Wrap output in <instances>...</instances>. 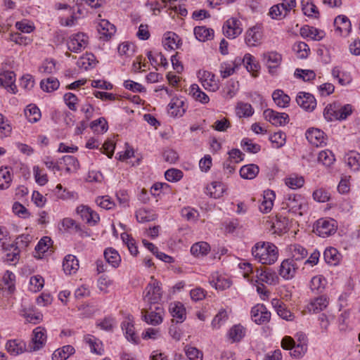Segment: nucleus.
I'll list each match as a JSON object with an SVG mask.
<instances>
[{
    "label": "nucleus",
    "mask_w": 360,
    "mask_h": 360,
    "mask_svg": "<svg viewBox=\"0 0 360 360\" xmlns=\"http://www.w3.org/2000/svg\"><path fill=\"white\" fill-rule=\"evenodd\" d=\"M243 32L240 22L236 18L227 20L223 26L224 34L229 39H235Z\"/></svg>",
    "instance_id": "obj_7"
},
{
    "label": "nucleus",
    "mask_w": 360,
    "mask_h": 360,
    "mask_svg": "<svg viewBox=\"0 0 360 360\" xmlns=\"http://www.w3.org/2000/svg\"><path fill=\"white\" fill-rule=\"evenodd\" d=\"M30 290L37 292L42 289L44 285V280L39 275L34 276L30 280Z\"/></svg>",
    "instance_id": "obj_51"
},
{
    "label": "nucleus",
    "mask_w": 360,
    "mask_h": 360,
    "mask_svg": "<svg viewBox=\"0 0 360 360\" xmlns=\"http://www.w3.org/2000/svg\"><path fill=\"white\" fill-rule=\"evenodd\" d=\"M326 279L322 276H315L310 281V288L312 291L322 292L325 288Z\"/></svg>",
    "instance_id": "obj_47"
},
{
    "label": "nucleus",
    "mask_w": 360,
    "mask_h": 360,
    "mask_svg": "<svg viewBox=\"0 0 360 360\" xmlns=\"http://www.w3.org/2000/svg\"><path fill=\"white\" fill-rule=\"evenodd\" d=\"M189 94L195 101L202 103H207L210 101L208 96L200 90L198 84H194L191 86Z\"/></svg>",
    "instance_id": "obj_37"
},
{
    "label": "nucleus",
    "mask_w": 360,
    "mask_h": 360,
    "mask_svg": "<svg viewBox=\"0 0 360 360\" xmlns=\"http://www.w3.org/2000/svg\"><path fill=\"white\" fill-rule=\"evenodd\" d=\"M299 266L293 259H284L279 269V275L285 280L292 279L295 277Z\"/></svg>",
    "instance_id": "obj_9"
},
{
    "label": "nucleus",
    "mask_w": 360,
    "mask_h": 360,
    "mask_svg": "<svg viewBox=\"0 0 360 360\" xmlns=\"http://www.w3.org/2000/svg\"><path fill=\"white\" fill-rule=\"evenodd\" d=\"M91 128L98 133L105 132L108 129L107 122L103 117H101L91 123Z\"/></svg>",
    "instance_id": "obj_55"
},
{
    "label": "nucleus",
    "mask_w": 360,
    "mask_h": 360,
    "mask_svg": "<svg viewBox=\"0 0 360 360\" xmlns=\"http://www.w3.org/2000/svg\"><path fill=\"white\" fill-rule=\"evenodd\" d=\"M5 252V261L16 264L20 258V250L18 247H15L13 244H8L6 247L1 248Z\"/></svg>",
    "instance_id": "obj_22"
},
{
    "label": "nucleus",
    "mask_w": 360,
    "mask_h": 360,
    "mask_svg": "<svg viewBox=\"0 0 360 360\" xmlns=\"http://www.w3.org/2000/svg\"><path fill=\"white\" fill-rule=\"evenodd\" d=\"M328 304V297L325 295H321L311 300L307 304V309L309 312L318 313L326 309Z\"/></svg>",
    "instance_id": "obj_17"
},
{
    "label": "nucleus",
    "mask_w": 360,
    "mask_h": 360,
    "mask_svg": "<svg viewBox=\"0 0 360 360\" xmlns=\"http://www.w3.org/2000/svg\"><path fill=\"white\" fill-rule=\"evenodd\" d=\"M285 134L282 131L275 132L270 136V141L276 144V148H280L284 145L285 142Z\"/></svg>",
    "instance_id": "obj_60"
},
{
    "label": "nucleus",
    "mask_w": 360,
    "mask_h": 360,
    "mask_svg": "<svg viewBox=\"0 0 360 360\" xmlns=\"http://www.w3.org/2000/svg\"><path fill=\"white\" fill-rule=\"evenodd\" d=\"M302 11L304 15L312 16L314 14L319 13L317 7L311 1V0L302 1Z\"/></svg>",
    "instance_id": "obj_54"
},
{
    "label": "nucleus",
    "mask_w": 360,
    "mask_h": 360,
    "mask_svg": "<svg viewBox=\"0 0 360 360\" xmlns=\"http://www.w3.org/2000/svg\"><path fill=\"white\" fill-rule=\"evenodd\" d=\"M262 34L259 27L254 26L250 28L245 34V43L248 46H255L260 43Z\"/></svg>",
    "instance_id": "obj_16"
},
{
    "label": "nucleus",
    "mask_w": 360,
    "mask_h": 360,
    "mask_svg": "<svg viewBox=\"0 0 360 360\" xmlns=\"http://www.w3.org/2000/svg\"><path fill=\"white\" fill-rule=\"evenodd\" d=\"M246 330L240 324L234 325L229 331V337L232 342H239L245 335Z\"/></svg>",
    "instance_id": "obj_34"
},
{
    "label": "nucleus",
    "mask_w": 360,
    "mask_h": 360,
    "mask_svg": "<svg viewBox=\"0 0 360 360\" xmlns=\"http://www.w3.org/2000/svg\"><path fill=\"white\" fill-rule=\"evenodd\" d=\"M272 98L277 106L285 108L288 106L290 98L281 89L275 90L272 94Z\"/></svg>",
    "instance_id": "obj_29"
},
{
    "label": "nucleus",
    "mask_w": 360,
    "mask_h": 360,
    "mask_svg": "<svg viewBox=\"0 0 360 360\" xmlns=\"http://www.w3.org/2000/svg\"><path fill=\"white\" fill-rule=\"evenodd\" d=\"M286 206L290 212L298 214L300 216L303 215L307 208V204L301 195L289 196L286 201Z\"/></svg>",
    "instance_id": "obj_11"
},
{
    "label": "nucleus",
    "mask_w": 360,
    "mask_h": 360,
    "mask_svg": "<svg viewBox=\"0 0 360 360\" xmlns=\"http://www.w3.org/2000/svg\"><path fill=\"white\" fill-rule=\"evenodd\" d=\"M304 183L302 176H291L285 179V184L292 189L301 188Z\"/></svg>",
    "instance_id": "obj_53"
},
{
    "label": "nucleus",
    "mask_w": 360,
    "mask_h": 360,
    "mask_svg": "<svg viewBox=\"0 0 360 360\" xmlns=\"http://www.w3.org/2000/svg\"><path fill=\"white\" fill-rule=\"evenodd\" d=\"M210 250V245L204 241L195 243L191 248V254L195 257L205 256Z\"/></svg>",
    "instance_id": "obj_33"
},
{
    "label": "nucleus",
    "mask_w": 360,
    "mask_h": 360,
    "mask_svg": "<svg viewBox=\"0 0 360 360\" xmlns=\"http://www.w3.org/2000/svg\"><path fill=\"white\" fill-rule=\"evenodd\" d=\"M297 77L302 78L304 81H310L315 78L316 74L312 70L297 69L295 72Z\"/></svg>",
    "instance_id": "obj_59"
},
{
    "label": "nucleus",
    "mask_w": 360,
    "mask_h": 360,
    "mask_svg": "<svg viewBox=\"0 0 360 360\" xmlns=\"http://www.w3.org/2000/svg\"><path fill=\"white\" fill-rule=\"evenodd\" d=\"M243 62L245 64L247 70L251 72L253 77H257L260 65L259 63L255 60V58L250 53H246L244 56Z\"/></svg>",
    "instance_id": "obj_25"
},
{
    "label": "nucleus",
    "mask_w": 360,
    "mask_h": 360,
    "mask_svg": "<svg viewBox=\"0 0 360 360\" xmlns=\"http://www.w3.org/2000/svg\"><path fill=\"white\" fill-rule=\"evenodd\" d=\"M207 189L210 192L211 197H213L214 198H219L224 191L221 183L217 181L212 182L211 184V186L210 187H207Z\"/></svg>",
    "instance_id": "obj_63"
},
{
    "label": "nucleus",
    "mask_w": 360,
    "mask_h": 360,
    "mask_svg": "<svg viewBox=\"0 0 360 360\" xmlns=\"http://www.w3.org/2000/svg\"><path fill=\"white\" fill-rule=\"evenodd\" d=\"M75 348L72 345H65L54 351L52 354L53 360H66L75 353Z\"/></svg>",
    "instance_id": "obj_26"
},
{
    "label": "nucleus",
    "mask_w": 360,
    "mask_h": 360,
    "mask_svg": "<svg viewBox=\"0 0 360 360\" xmlns=\"http://www.w3.org/2000/svg\"><path fill=\"white\" fill-rule=\"evenodd\" d=\"M26 345L23 341L11 340L6 343V349L12 355H18L26 350Z\"/></svg>",
    "instance_id": "obj_27"
},
{
    "label": "nucleus",
    "mask_w": 360,
    "mask_h": 360,
    "mask_svg": "<svg viewBox=\"0 0 360 360\" xmlns=\"http://www.w3.org/2000/svg\"><path fill=\"white\" fill-rule=\"evenodd\" d=\"M104 257L106 262L113 267H117L121 261L118 252L113 248H109L104 251Z\"/></svg>",
    "instance_id": "obj_32"
},
{
    "label": "nucleus",
    "mask_w": 360,
    "mask_h": 360,
    "mask_svg": "<svg viewBox=\"0 0 360 360\" xmlns=\"http://www.w3.org/2000/svg\"><path fill=\"white\" fill-rule=\"evenodd\" d=\"M51 239L49 237H43L35 247V250L39 253L46 252L50 248Z\"/></svg>",
    "instance_id": "obj_58"
},
{
    "label": "nucleus",
    "mask_w": 360,
    "mask_h": 360,
    "mask_svg": "<svg viewBox=\"0 0 360 360\" xmlns=\"http://www.w3.org/2000/svg\"><path fill=\"white\" fill-rule=\"evenodd\" d=\"M345 162L351 169L358 171L360 167V154L355 151L349 152L345 158Z\"/></svg>",
    "instance_id": "obj_36"
},
{
    "label": "nucleus",
    "mask_w": 360,
    "mask_h": 360,
    "mask_svg": "<svg viewBox=\"0 0 360 360\" xmlns=\"http://www.w3.org/2000/svg\"><path fill=\"white\" fill-rule=\"evenodd\" d=\"M79 266V261L75 256L72 255L65 256L63 262V268L66 274L70 275L76 273Z\"/></svg>",
    "instance_id": "obj_21"
},
{
    "label": "nucleus",
    "mask_w": 360,
    "mask_h": 360,
    "mask_svg": "<svg viewBox=\"0 0 360 360\" xmlns=\"http://www.w3.org/2000/svg\"><path fill=\"white\" fill-rule=\"evenodd\" d=\"M297 104L305 110L312 111L316 106V101L314 96L306 92H300L297 97Z\"/></svg>",
    "instance_id": "obj_13"
},
{
    "label": "nucleus",
    "mask_w": 360,
    "mask_h": 360,
    "mask_svg": "<svg viewBox=\"0 0 360 360\" xmlns=\"http://www.w3.org/2000/svg\"><path fill=\"white\" fill-rule=\"evenodd\" d=\"M162 155L165 161L170 164H174L179 160L178 153L171 148L165 150Z\"/></svg>",
    "instance_id": "obj_61"
},
{
    "label": "nucleus",
    "mask_w": 360,
    "mask_h": 360,
    "mask_svg": "<svg viewBox=\"0 0 360 360\" xmlns=\"http://www.w3.org/2000/svg\"><path fill=\"white\" fill-rule=\"evenodd\" d=\"M141 314L142 319L148 324L158 326L162 322L164 309L160 306H156L153 310L152 306H148L141 309Z\"/></svg>",
    "instance_id": "obj_3"
},
{
    "label": "nucleus",
    "mask_w": 360,
    "mask_h": 360,
    "mask_svg": "<svg viewBox=\"0 0 360 360\" xmlns=\"http://www.w3.org/2000/svg\"><path fill=\"white\" fill-rule=\"evenodd\" d=\"M96 202L99 207L106 210H110L115 205L114 202L111 201L110 198L108 195L98 197Z\"/></svg>",
    "instance_id": "obj_64"
},
{
    "label": "nucleus",
    "mask_w": 360,
    "mask_h": 360,
    "mask_svg": "<svg viewBox=\"0 0 360 360\" xmlns=\"http://www.w3.org/2000/svg\"><path fill=\"white\" fill-rule=\"evenodd\" d=\"M340 258V254L334 248H327L324 252V259L326 262L332 265H336Z\"/></svg>",
    "instance_id": "obj_43"
},
{
    "label": "nucleus",
    "mask_w": 360,
    "mask_h": 360,
    "mask_svg": "<svg viewBox=\"0 0 360 360\" xmlns=\"http://www.w3.org/2000/svg\"><path fill=\"white\" fill-rule=\"evenodd\" d=\"M179 37L174 32H167L164 41L165 49L174 50L179 48Z\"/></svg>",
    "instance_id": "obj_44"
},
{
    "label": "nucleus",
    "mask_w": 360,
    "mask_h": 360,
    "mask_svg": "<svg viewBox=\"0 0 360 360\" xmlns=\"http://www.w3.org/2000/svg\"><path fill=\"white\" fill-rule=\"evenodd\" d=\"M262 57L269 68V73L274 75L276 69L281 65L282 60L281 55L277 52L271 51L263 53Z\"/></svg>",
    "instance_id": "obj_12"
},
{
    "label": "nucleus",
    "mask_w": 360,
    "mask_h": 360,
    "mask_svg": "<svg viewBox=\"0 0 360 360\" xmlns=\"http://www.w3.org/2000/svg\"><path fill=\"white\" fill-rule=\"evenodd\" d=\"M136 217L139 222L144 223L153 221L157 217L153 211L140 208L136 212Z\"/></svg>",
    "instance_id": "obj_38"
},
{
    "label": "nucleus",
    "mask_w": 360,
    "mask_h": 360,
    "mask_svg": "<svg viewBox=\"0 0 360 360\" xmlns=\"http://www.w3.org/2000/svg\"><path fill=\"white\" fill-rule=\"evenodd\" d=\"M306 138L311 144L316 147L326 144L324 132L316 128L309 129L306 132Z\"/></svg>",
    "instance_id": "obj_14"
},
{
    "label": "nucleus",
    "mask_w": 360,
    "mask_h": 360,
    "mask_svg": "<svg viewBox=\"0 0 360 360\" xmlns=\"http://www.w3.org/2000/svg\"><path fill=\"white\" fill-rule=\"evenodd\" d=\"M300 33L303 38H310L316 41L321 40L324 35L323 31L308 25L301 27Z\"/></svg>",
    "instance_id": "obj_23"
},
{
    "label": "nucleus",
    "mask_w": 360,
    "mask_h": 360,
    "mask_svg": "<svg viewBox=\"0 0 360 360\" xmlns=\"http://www.w3.org/2000/svg\"><path fill=\"white\" fill-rule=\"evenodd\" d=\"M307 344L303 342H299L298 344L294 345L292 347V352H290V355L295 358L301 357L307 351Z\"/></svg>",
    "instance_id": "obj_62"
},
{
    "label": "nucleus",
    "mask_w": 360,
    "mask_h": 360,
    "mask_svg": "<svg viewBox=\"0 0 360 360\" xmlns=\"http://www.w3.org/2000/svg\"><path fill=\"white\" fill-rule=\"evenodd\" d=\"M290 251L292 255L290 259H293L295 262L304 259L308 255L307 250L299 244L290 245Z\"/></svg>",
    "instance_id": "obj_31"
},
{
    "label": "nucleus",
    "mask_w": 360,
    "mask_h": 360,
    "mask_svg": "<svg viewBox=\"0 0 360 360\" xmlns=\"http://www.w3.org/2000/svg\"><path fill=\"white\" fill-rule=\"evenodd\" d=\"M122 328L125 331L126 338L128 340L136 342L137 336L134 333V327L131 322L129 321H123Z\"/></svg>",
    "instance_id": "obj_46"
},
{
    "label": "nucleus",
    "mask_w": 360,
    "mask_h": 360,
    "mask_svg": "<svg viewBox=\"0 0 360 360\" xmlns=\"http://www.w3.org/2000/svg\"><path fill=\"white\" fill-rule=\"evenodd\" d=\"M334 25L335 30L338 32L340 34L345 37L348 36L352 30L351 22L349 18L344 15H340L335 18Z\"/></svg>",
    "instance_id": "obj_15"
},
{
    "label": "nucleus",
    "mask_w": 360,
    "mask_h": 360,
    "mask_svg": "<svg viewBox=\"0 0 360 360\" xmlns=\"http://www.w3.org/2000/svg\"><path fill=\"white\" fill-rule=\"evenodd\" d=\"M97 29L101 37L105 38L106 40L111 38L116 32L115 26L105 19L101 20Z\"/></svg>",
    "instance_id": "obj_20"
},
{
    "label": "nucleus",
    "mask_w": 360,
    "mask_h": 360,
    "mask_svg": "<svg viewBox=\"0 0 360 360\" xmlns=\"http://www.w3.org/2000/svg\"><path fill=\"white\" fill-rule=\"evenodd\" d=\"M169 113L172 116H182L185 111V103L184 100L179 98H174L169 104Z\"/></svg>",
    "instance_id": "obj_19"
},
{
    "label": "nucleus",
    "mask_w": 360,
    "mask_h": 360,
    "mask_svg": "<svg viewBox=\"0 0 360 360\" xmlns=\"http://www.w3.org/2000/svg\"><path fill=\"white\" fill-rule=\"evenodd\" d=\"M336 229L337 223L333 219H320L316 221V231L323 238L335 233Z\"/></svg>",
    "instance_id": "obj_4"
},
{
    "label": "nucleus",
    "mask_w": 360,
    "mask_h": 360,
    "mask_svg": "<svg viewBox=\"0 0 360 360\" xmlns=\"http://www.w3.org/2000/svg\"><path fill=\"white\" fill-rule=\"evenodd\" d=\"M251 319L257 324L267 323L271 319V313L262 304H257L251 309Z\"/></svg>",
    "instance_id": "obj_5"
},
{
    "label": "nucleus",
    "mask_w": 360,
    "mask_h": 360,
    "mask_svg": "<svg viewBox=\"0 0 360 360\" xmlns=\"http://www.w3.org/2000/svg\"><path fill=\"white\" fill-rule=\"evenodd\" d=\"M186 354L190 360H202V352L196 347L186 346L184 348Z\"/></svg>",
    "instance_id": "obj_52"
},
{
    "label": "nucleus",
    "mask_w": 360,
    "mask_h": 360,
    "mask_svg": "<svg viewBox=\"0 0 360 360\" xmlns=\"http://www.w3.org/2000/svg\"><path fill=\"white\" fill-rule=\"evenodd\" d=\"M252 255L262 264H272L278 259L277 247L269 242L257 243L252 248Z\"/></svg>",
    "instance_id": "obj_1"
},
{
    "label": "nucleus",
    "mask_w": 360,
    "mask_h": 360,
    "mask_svg": "<svg viewBox=\"0 0 360 360\" xmlns=\"http://www.w3.org/2000/svg\"><path fill=\"white\" fill-rule=\"evenodd\" d=\"M88 43V37L84 33L72 34L68 41L69 51L78 53L85 48Z\"/></svg>",
    "instance_id": "obj_8"
},
{
    "label": "nucleus",
    "mask_w": 360,
    "mask_h": 360,
    "mask_svg": "<svg viewBox=\"0 0 360 360\" xmlns=\"http://www.w3.org/2000/svg\"><path fill=\"white\" fill-rule=\"evenodd\" d=\"M169 311L177 322H183L186 319V309L182 303L177 302L170 304Z\"/></svg>",
    "instance_id": "obj_24"
},
{
    "label": "nucleus",
    "mask_w": 360,
    "mask_h": 360,
    "mask_svg": "<svg viewBox=\"0 0 360 360\" xmlns=\"http://www.w3.org/2000/svg\"><path fill=\"white\" fill-rule=\"evenodd\" d=\"M25 114L30 122L34 123L41 118V112L39 108L34 104H30L25 110Z\"/></svg>",
    "instance_id": "obj_35"
},
{
    "label": "nucleus",
    "mask_w": 360,
    "mask_h": 360,
    "mask_svg": "<svg viewBox=\"0 0 360 360\" xmlns=\"http://www.w3.org/2000/svg\"><path fill=\"white\" fill-rule=\"evenodd\" d=\"M266 198H267L269 200H262L259 206L260 211L264 213H268L271 210L274 205V200L275 199L274 192L270 190L266 191Z\"/></svg>",
    "instance_id": "obj_42"
},
{
    "label": "nucleus",
    "mask_w": 360,
    "mask_h": 360,
    "mask_svg": "<svg viewBox=\"0 0 360 360\" xmlns=\"http://www.w3.org/2000/svg\"><path fill=\"white\" fill-rule=\"evenodd\" d=\"M46 341V330L41 327L36 328L32 332V341L28 346L30 352L41 349Z\"/></svg>",
    "instance_id": "obj_6"
},
{
    "label": "nucleus",
    "mask_w": 360,
    "mask_h": 360,
    "mask_svg": "<svg viewBox=\"0 0 360 360\" xmlns=\"http://www.w3.org/2000/svg\"><path fill=\"white\" fill-rule=\"evenodd\" d=\"M15 81V75L13 71L0 70V86H7Z\"/></svg>",
    "instance_id": "obj_49"
},
{
    "label": "nucleus",
    "mask_w": 360,
    "mask_h": 360,
    "mask_svg": "<svg viewBox=\"0 0 360 360\" xmlns=\"http://www.w3.org/2000/svg\"><path fill=\"white\" fill-rule=\"evenodd\" d=\"M194 34L200 41L210 40L214 37V30L204 26H198L194 28Z\"/></svg>",
    "instance_id": "obj_30"
},
{
    "label": "nucleus",
    "mask_w": 360,
    "mask_h": 360,
    "mask_svg": "<svg viewBox=\"0 0 360 360\" xmlns=\"http://www.w3.org/2000/svg\"><path fill=\"white\" fill-rule=\"evenodd\" d=\"M257 276L260 281L269 285H276L278 283L279 278L278 275L275 271L269 268L261 270L260 272L257 270Z\"/></svg>",
    "instance_id": "obj_18"
},
{
    "label": "nucleus",
    "mask_w": 360,
    "mask_h": 360,
    "mask_svg": "<svg viewBox=\"0 0 360 360\" xmlns=\"http://www.w3.org/2000/svg\"><path fill=\"white\" fill-rule=\"evenodd\" d=\"M259 167L255 164H250L243 166L240 169V175L245 179H253L258 174Z\"/></svg>",
    "instance_id": "obj_28"
},
{
    "label": "nucleus",
    "mask_w": 360,
    "mask_h": 360,
    "mask_svg": "<svg viewBox=\"0 0 360 360\" xmlns=\"http://www.w3.org/2000/svg\"><path fill=\"white\" fill-rule=\"evenodd\" d=\"M162 297L161 283L153 276H151L150 282L143 291V300L147 306H152L153 304H158Z\"/></svg>",
    "instance_id": "obj_2"
},
{
    "label": "nucleus",
    "mask_w": 360,
    "mask_h": 360,
    "mask_svg": "<svg viewBox=\"0 0 360 360\" xmlns=\"http://www.w3.org/2000/svg\"><path fill=\"white\" fill-rule=\"evenodd\" d=\"M252 105L247 103L240 102L236 106V114L240 117H250L253 114Z\"/></svg>",
    "instance_id": "obj_48"
},
{
    "label": "nucleus",
    "mask_w": 360,
    "mask_h": 360,
    "mask_svg": "<svg viewBox=\"0 0 360 360\" xmlns=\"http://www.w3.org/2000/svg\"><path fill=\"white\" fill-rule=\"evenodd\" d=\"M165 176L169 181H177L183 176V172L177 169H169L165 172Z\"/></svg>",
    "instance_id": "obj_57"
},
{
    "label": "nucleus",
    "mask_w": 360,
    "mask_h": 360,
    "mask_svg": "<svg viewBox=\"0 0 360 360\" xmlns=\"http://www.w3.org/2000/svg\"><path fill=\"white\" fill-rule=\"evenodd\" d=\"M241 146L247 152L257 153L260 150V146L252 143L251 139H244L241 142Z\"/></svg>",
    "instance_id": "obj_56"
},
{
    "label": "nucleus",
    "mask_w": 360,
    "mask_h": 360,
    "mask_svg": "<svg viewBox=\"0 0 360 360\" xmlns=\"http://www.w3.org/2000/svg\"><path fill=\"white\" fill-rule=\"evenodd\" d=\"M11 181V174L8 167L0 168V190H4L9 188Z\"/></svg>",
    "instance_id": "obj_41"
},
{
    "label": "nucleus",
    "mask_w": 360,
    "mask_h": 360,
    "mask_svg": "<svg viewBox=\"0 0 360 360\" xmlns=\"http://www.w3.org/2000/svg\"><path fill=\"white\" fill-rule=\"evenodd\" d=\"M227 319L228 314L226 311L224 309L220 310L212 321V328L216 329L219 328L225 323Z\"/></svg>",
    "instance_id": "obj_50"
},
{
    "label": "nucleus",
    "mask_w": 360,
    "mask_h": 360,
    "mask_svg": "<svg viewBox=\"0 0 360 360\" xmlns=\"http://www.w3.org/2000/svg\"><path fill=\"white\" fill-rule=\"evenodd\" d=\"M335 161L333 153L329 150H322L319 153L318 162L326 167L330 166Z\"/></svg>",
    "instance_id": "obj_45"
},
{
    "label": "nucleus",
    "mask_w": 360,
    "mask_h": 360,
    "mask_svg": "<svg viewBox=\"0 0 360 360\" xmlns=\"http://www.w3.org/2000/svg\"><path fill=\"white\" fill-rule=\"evenodd\" d=\"M60 86L59 81L55 77H49L42 79L40 82L41 89L46 92H52L58 89Z\"/></svg>",
    "instance_id": "obj_39"
},
{
    "label": "nucleus",
    "mask_w": 360,
    "mask_h": 360,
    "mask_svg": "<svg viewBox=\"0 0 360 360\" xmlns=\"http://www.w3.org/2000/svg\"><path fill=\"white\" fill-rule=\"evenodd\" d=\"M266 120L275 126H283L289 121L288 115L285 112H278L271 109H266L263 112Z\"/></svg>",
    "instance_id": "obj_10"
},
{
    "label": "nucleus",
    "mask_w": 360,
    "mask_h": 360,
    "mask_svg": "<svg viewBox=\"0 0 360 360\" xmlns=\"http://www.w3.org/2000/svg\"><path fill=\"white\" fill-rule=\"evenodd\" d=\"M64 164L66 165L65 171L68 173L76 172L79 164L77 159L72 155H65L62 158Z\"/></svg>",
    "instance_id": "obj_40"
}]
</instances>
